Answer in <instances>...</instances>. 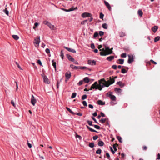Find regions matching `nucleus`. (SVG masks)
Instances as JSON below:
<instances>
[{"label":"nucleus","mask_w":160,"mask_h":160,"mask_svg":"<svg viewBox=\"0 0 160 160\" xmlns=\"http://www.w3.org/2000/svg\"><path fill=\"white\" fill-rule=\"evenodd\" d=\"M87 122H88V124L90 125V126H93V125L92 124V122L91 121H89V120H88L87 121Z\"/></svg>","instance_id":"4c0bfd02"},{"label":"nucleus","mask_w":160,"mask_h":160,"mask_svg":"<svg viewBox=\"0 0 160 160\" xmlns=\"http://www.w3.org/2000/svg\"><path fill=\"white\" fill-rule=\"evenodd\" d=\"M92 119H93L96 123H98V122H97L96 120L94 117H92Z\"/></svg>","instance_id":"13d9d810"},{"label":"nucleus","mask_w":160,"mask_h":160,"mask_svg":"<svg viewBox=\"0 0 160 160\" xmlns=\"http://www.w3.org/2000/svg\"><path fill=\"white\" fill-rule=\"evenodd\" d=\"M82 17L85 18L86 17H91L92 16L91 13L88 12H84L82 15Z\"/></svg>","instance_id":"39448f33"},{"label":"nucleus","mask_w":160,"mask_h":160,"mask_svg":"<svg viewBox=\"0 0 160 160\" xmlns=\"http://www.w3.org/2000/svg\"><path fill=\"white\" fill-rule=\"evenodd\" d=\"M98 137L97 135H95L93 137V139L94 140H96L98 139Z\"/></svg>","instance_id":"3c124183"},{"label":"nucleus","mask_w":160,"mask_h":160,"mask_svg":"<svg viewBox=\"0 0 160 160\" xmlns=\"http://www.w3.org/2000/svg\"><path fill=\"white\" fill-rule=\"evenodd\" d=\"M97 103L98 104L100 105H104L105 104V102H103L101 100H99L97 101Z\"/></svg>","instance_id":"aec40b11"},{"label":"nucleus","mask_w":160,"mask_h":160,"mask_svg":"<svg viewBox=\"0 0 160 160\" xmlns=\"http://www.w3.org/2000/svg\"><path fill=\"white\" fill-rule=\"evenodd\" d=\"M66 56L68 59L72 62H74V59L73 58L71 55L69 54H67L66 55Z\"/></svg>","instance_id":"f8f14e48"},{"label":"nucleus","mask_w":160,"mask_h":160,"mask_svg":"<svg viewBox=\"0 0 160 160\" xmlns=\"http://www.w3.org/2000/svg\"><path fill=\"white\" fill-rule=\"evenodd\" d=\"M110 79L107 81H105L104 79H101L99 81V90L101 91L103 88L105 87H108L114 82L115 80L112 79L111 77H110Z\"/></svg>","instance_id":"f257e3e1"},{"label":"nucleus","mask_w":160,"mask_h":160,"mask_svg":"<svg viewBox=\"0 0 160 160\" xmlns=\"http://www.w3.org/2000/svg\"><path fill=\"white\" fill-rule=\"evenodd\" d=\"M88 21V20H85L83 21L81 23V24H84L85 22H86Z\"/></svg>","instance_id":"bf43d9fd"},{"label":"nucleus","mask_w":160,"mask_h":160,"mask_svg":"<svg viewBox=\"0 0 160 160\" xmlns=\"http://www.w3.org/2000/svg\"><path fill=\"white\" fill-rule=\"evenodd\" d=\"M121 72L122 73H125L127 72V71H126L125 69H122V70Z\"/></svg>","instance_id":"603ef678"},{"label":"nucleus","mask_w":160,"mask_h":160,"mask_svg":"<svg viewBox=\"0 0 160 160\" xmlns=\"http://www.w3.org/2000/svg\"><path fill=\"white\" fill-rule=\"evenodd\" d=\"M91 47L92 49H93L95 48V46L93 43L91 44Z\"/></svg>","instance_id":"4d7b16f0"},{"label":"nucleus","mask_w":160,"mask_h":160,"mask_svg":"<svg viewBox=\"0 0 160 160\" xmlns=\"http://www.w3.org/2000/svg\"><path fill=\"white\" fill-rule=\"evenodd\" d=\"M117 139H118V140L119 141L121 142H122V138H121V137H120V136H118L117 137Z\"/></svg>","instance_id":"de8ad7c7"},{"label":"nucleus","mask_w":160,"mask_h":160,"mask_svg":"<svg viewBox=\"0 0 160 160\" xmlns=\"http://www.w3.org/2000/svg\"><path fill=\"white\" fill-rule=\"evenodd\" d=\"M83 81L86 83H88L89 81V79L88 77H85L84 78Z\"/></svg>","instance_id":"cd10ccee"},{"label":"nucleus","mask_w":160,"mask_h":160,"mask_svg":"<svg viewBox=\"0 0 160 160\" xmlns=\"http://www.w3.org/2000/svg\"><path fill=\"white\" fill-rule=\"evenodd\" d=\"M98 32H95L94 33V35H93L94 38H96V37H97L98 36Z\"/></svg>","instance_id":"a18cd8bd"},{"label":"nucleus","mask_w":160,"mask_h":160,"mask_svg":"<svg viewBox=\"0 0 160 160\" xmlns=\"http://www.w3.org/2000/svg\"><path fill=\"white\" fill-rule=\"evenodd\" d=\"M88 64L91 65H95L96 64V61L94 60L92 61L89 60L88 61Z\"/></svg>","instance_id":"9d476101"},{"label":"nucleus","mask_w":160,"mask_h":160,"mask_svg":"<svg viewBox=\"0 0 160 160\" xmlns=\"http://www.w3.org/2000/svg\"><path fill=\"white\" fill-rule=\"evenodd\" d=\"M106 155L107 157L108 158L109 160H112L110 158V156L109 153L108 152H107L106 153Z\"/></svg>","instance_id":"e433bc0d"},{"label":"nucleus","mask_w":160,"mask_h":160,"mask_svg":"<svg viewBox=\"0 0 160 160\" xmlns=\"http://www.w3.org/2000/svg\"><path fill=\"white\" fill-rule=\"evenodd\" d=\"M75 114H76L77 115L79 116H82V113H78V112L77 113H75Z\"/></svg>","instance_id":"052dcab7"},{"label":"nucleus","mask_w":160,"mask_h":160,"mask_svg":"<svg viewBox=\"0 0 160 160\" xmlns=\"http://www.w3.org/2000/svg\"><path fill=\"white\" fill-rule=\"evenodd\" d=\"M114 58V57L113 56H110L109 57H108L106 59L109 61H111L112 59H113Z\"/></svg>","instance_id":"5701e85b"},{"label":"nucleus","mask_w":160,"mask_h":160,"mask_svg":"<svg viewBox=\"0 0 160 160\" xmlns=\"http://www.w3.org/2000/svg\"><path fill=\"white\" fill-rule=\"evenodd\" d=\"M36 102V100L35 98L33 95H32L31 98V103L33 106H34Z\"/></svg>","instance_id":"6e6552de"},{"label":"nucleus","mask_w":160,"mask_h":160,"mask_svg":"<svg viewBox=\"0 0 160 160\" xmlns=\"http://www.w3.org/2000/svg\"><path fill=\"white\" fill-rule=\"evenodd\" d=\"M124 61L123 59H119L117 61V62L118 64H122L123 63Z\"/></svg>","instance_id":"4468645a"},{"label":"nucleus","mask_w":160,"mask_h":160,"mask_svg":"<svg viewBox=\"0 0 160 160\" xmlns=\"http://www.w3.org/2000/svg\"><path fill=\"white\" fill-rule=\"evenodd\" d=\"M88 68L86 67H81V66H79V69H84Z\"/></svg>","instance_id":"58836bf2"},{"label":"nucleus","mask_w":160,"mask_h":160,"mask_svg":"<svg viewBox=\"0 0 160 160\" xmlns=\"http://www.w3.org/2000/svg\"><path fill=\"white\" fill-rule=\"evenodd\" d=\"M100 114L101 115V116H102V117H105V115L102 112H100Z\"/></svg>","instance_id":"338daca9"},{"label":"nucleus","mask_w":160,"mask_h":160,"mask_svg":"<svg viewBox=\"0 0 160 160\" xmlns=\"http://www.w3.org/2000/svg\"><path fill=\"white\" fill-rule=\"evenodd\" d=\"M12 37L15 40H18L19 38V37L17 35H13L12 36Z\"/></svg>","instance_id":"bb28decb"},{"label":"nucleus","mask_w":160,"mask_h":160,"mask_svg":"<svg viewBox=\"0 0 160 160\" xmlns=\"http://www.w3.org/2000/svg\"><path fill=\"white\" fill-rule=\"evenodd\" d=\"M64 56V55L62 53V50L61 51V56L62 57V59H63Z\"/></svg>","instance_id":"864d4df0"},{"label":"nucleus","mask_w":160,"mask_h":160,"mask_svg":"<svg viewBox=\"0 0 160 160\" xmlns=\"http://www.w3.org/2000/svg\"><path fill=\"white\" fill-rule=\"evenodd\" d=\"M93 126H94V128H96V129H99L100 128V127L99 126L96 125H93Z\"/></svg>","instance_id":"79ce46f5"},{"label":"nucleus","mask_w":160,"mask_h":160,"mask_svg":"<svg viewBox=\"0 0 160 160\" xmlns=\"http://www.w3.org/2000/svg\"><path fill=\"white\" fill-rule=\"evenodd\" d=\"M121 56L122 58H126V54L125 53H123L121 54Z\"/></svg>","instance_id":"a19ab883"},{"label":"nucleus","mask_w":160,"mask_h":160,"mask_svg":"<svg viewBox=\"0 0 160 160\" xmlns=\"http://www.w3.org/2000/svg\"><path fill=\"white\" fill-rule=\"evenodd\" d=\"M138 14L140 16L142 17V16L143 12L141 10H139L138 11Z\"/></svg>","instance_id":"c85d7f7f"},{"label":"nucleus","mask_w":160,"mask_h":160,"mask_svg":"<svg viewBox=\"0 0 160 160\" xmlns=\"http://www.w3.org/2000/svg\"><path fill=\"white\" fill-rule=\"evenodd\" d=\"M76 95L77 93L76 92L73 93L71 96L72 98H75L76 96Z\"/></svg>","instance_id":"f704fd0d"},{"label":"nucleus","mask_w":160,"mask_h":160,"mask_svg":"<svg viewBox=\"0 0 160 160\" xmlns=\"http://www.w3.org/2000/svg\"><path fill=\"white\" fill-rule=\"evenodd\" d=\"M117 84L118 85H119L120 87L121 88L123 87L124 86V84L123 83H122L121 81L118 82L117 83Z\"/></svg>","instance_id":"a211bd4d"},{"label":"nucleus","mask_w":160,"mask_h":160,"mask_svg":"<svg viewBox=\"0 0 160 160\" xmlns=\"http://www.w3.org/2000/svg\"><path fill=\"white\" fill-rule=\"evenodd\" d=\"M45 52L47 53H49L50 52V50L48 48L46 49L45 50Z\"/></svg>","instance_id":"5fc2aeb1"},{"label":"nucleus","mask_w":160,"mask_h":160,"mask_svg":"<svg viewBox=\"0 0 160 160\" xmlns=\"http://www.w3.org/2000/svg\"><path fill=\"white\" fill-rule=\"evenodd\" d=\"M101 150L99 148L96 151V153L97 154H100L101 152Z\"/></svg>","instance_id":"72a5a7b5"},{"label":"nucleus","mask_w":160,"mask_h":160,"mask_svg":"<svg viewBox=\"0 0 160 160\" xmlns=\"http://www.w3.org/2000/svg\"><path fill=\"white\" fill-rule=\"evenodd\" d=\"M76 138H78L80 139H81V138H82L79 135H78L77 134H76Z\"/></svg>","instance_id":"e2e57ef3"},{"label":"nucleus","mask_w":160,"mask_h":160,"mask_svg":"<svg viewBox=\"0 0 160 160\" xmlns=\"http://www.w3.org/2000/svg\"><path fill=\"white\" fill-rule=\"evenodd\" d=\"M106 120H107L106 118H104V119L102 118L99 120V122H100L102 123H103L105 122L106 121Z\"/></svg>","instance_id":"473e14b6"},{"label":"nucleus","mask_w":160,"mask_h":160,"mask_svg":"<svg viewBox=\"0 0 160 160\" xmlns=\"http://www.w3.org/2000/svg\"><path fill=\"white\" fill-rule=\"evenodd\" d=\"M87 128L91 131L94 132H98L96 131L95 130H94L90 127L89 126H88V125H86Z\"/></svg>","instance_id":"412c9836"},{"label":"nucleus","mask_w":160,"mask_h":160,"mask_svg":"<svg viewBox=\"0 0 160 160\" xmlns=\"http://www.w3.org/2000/svg\"><path fill=\"white\" fill-rule=\"evenodd\" d=\"M158 29V27L157 26H154L152 28V30L154 32H155Z\"/></svg>","instance_id":"393cba45"},{"label":"nucleus","mask_w":160,"mask_h":160,"mask_svg":"<svg viewBox=\"0 0 160 160\" xmlns=\"http://www.w3.org/2000/svg\"><path fill=\"white\" fill-rule=\"evenodd\" d=\"M43 80L44 82L47 84H49V81L46 76H45L43 77Z\"/></svg>","instance_id":"ddd939ff"},{"label":"nucleus","mask_w":160,"mask_h":160,"mask_svg":"<svg viewBox=\"0 0 160 160\" xmlns=\"http://www.w3.org/2000/svg\"><path fill=\"white\" fill-rule=\"evenodd\" d=\"M104 2L105 5L108 8L109 10H110L111 9V8L110 6V5L109 4V3L106 1H104Z\"/></svg>","instance_id":"2eb2a0df"},{"label":"nucleus","mask_w":160,"mask_h":160,"mask_svg":"<svg viewBox=\"0 0 160 160\" xmlns=\"http://www.w3.org/2000/svg\"><path fill=\"white\" fill-rule=\"evenodd\" d=\"M104 143L102 141H100L98 143V145L99 146H103Z\"/></svg>","instance_id":"b1692460"},{"label":"nucleus","mask_w":160,"mask_h":160,"mask_svg":"<svg viewBox=\"0 0 160 160\" xmlns=\"http://www.w3.org/2000/svg\"><path fill=\"white\" fill-rule=\"evenodd\" d=\"M3 12L5 13L7 15H8L9 14V12L7 10H6V9L3 10Z\"/></svg>","instance_id":"37998d69"},{"label":"nucleus","mask_w":160,"mask_h":160,"mask_svg":"<svg viewBox=\"0 0 160 160\" xmlns=\"http://www.w3.org/2000/svg\"><path fill=\"white\" fill-rule=\"evenodd\" d=\"M157 159H160V154L159 153L158 154V158H157Z\"/></svg>","instance_id":"774afa93"},{"label":"nucleus","mask_w":160,"mask_h":160,"mask_svg":"<svg viewBox=\"0 0 160 160\" xmlns=\"http://www.w3.org/2000/svg\"><path fill=\"white\" fill-rule=\"evenodd\" d=\"M43 23L47 25L52 30H53L54 29L55 27L54 25H52L50 22L47 21H44L43 22Z\"/></svg>","instance_id":"20e7f679"},{"label":"nucleus","mask_w":160,"mask_h":160,"mask_svg":"<svg viewBox=\"0 0 160 160\" xmlns=\"http://www.w3.org/2000/svg\"><path fill=\"white\" fill-rule=\"evenodd\" d=\"M102 27L105 29H107L108 28L107 24L106 23L103 24L102 25Z\"/></svg>","instance_id":"2f4dec72"},{"label":"nucleus","mask_w":160,"mask_h":160,"mask_svg":"<svg viewBox=\"0 0 160 160\" xmlns=\"http://www.w3.org/2000/svg\"><path fill=\"white\" fill-rule=\"evenodd\" d=\"M112 68L114 69H116L117 68V66L116 65H114L112 66Z\"/></svg>","instance_id":"6e6d98bb"},{"label":"nucleus","mask_w":160,"mask_h":160,"mask_svg":"<svg viewBox=\"0 0 160 160\" xmlns=\"http://www.w3.org/2000/svg\"><path fill=\"white\" fill-rule=\"evenodd\" d=\"M70 67L72 68L73 69L76 70L79 69V66H76L72 64L70 65Z\"/></svg>","instance_id":"6ab92c4d"},{"label":"nucleus","mask_w":160,"mask_h":160,"mask_svg":"<svg viewBox=\"0 0 160 160\" xmlns=\"http://www.w3.org/2000/svg\"><path fill=\"white\" fill-rule=\"evenodd\" d=\"M108 96L110 98L112 101H115L116 100V97L113 95H112L110 93L109 94H107Z\"/></svg>","instance_id":"1a4fd4ad"},{"label":"nucleus","mask_w":160,"mask_h":160,"mask_svg":"<svg viewBox=\"0 0 160 160\" xmlns=\"http://www.w3.org/2000/svg\"><path fill=\"white\" fill-rule=\"evenodd\" d=\"M66 108V109H67V110L69 112H70L71 113H72V114H73V115H75V113H74V112H73V111H72L71 110V109L69 108L68 107H67Z\"/></svg>","instance_id":"a878e982"},{"label":"nucleus","mask_w":160,"mask_h":160,"mask_svg":"<svg viewBox=\"0 0 160 160\" xmlns=\"http://www.w3.org/2000/svg\"><path fill=\"white\" fill-rule=\"evenodd\" d=\"M88 146L89 147H90L91 148H92L94 147V144L93 142H90L88 145Z\"/></svg>","instance_id":"7c9ffc66"},{"label":"nucleus","mask_w":160,"mask_h":160,"mask_svg":"<svg viewBox=\"0 0 160 160\" xmlns=\"http://www.w3.org/2000/svg\"><path fill=\"white\" fill-rule=\"evenodd\" d=\"M11 103L14 107H15V104L13 100H12L11 101Z\"/></svg>","instance_id":"0e129e2a"},{"label":"nucleus","mask_w":160,"mask_h":160,"mask_svg":"<svg viewBox=\"0 0 160 160\" xmlns=\"http://www.w3.org/2000/svg\"><path fill=\"white\" fill-rule=\"evenodd\" d=\"M104 14L102 13H100V18L102 19L103 18Z\"/></svg>","instance_id":"c03bdc74"},{"label":"nucleus","mask_w":160,"mask_h":160,"mask_svg":"<svg viewBox=\"0 0 160 160\" xmlns=\"http://www.w3.org/2000/svg\"><path fill=\"white\" fill-rule=\"evenodd\" d=\"M103 46L105 48L100 50L101 51L100 52L101 56H105L112 53V48L110 49L109 48L107 47L106 45H103Z\"/></svg>","instance_id":"f03ea898"},{"label":"nucleus","mask_w":160,"mask_h":160,"mask_svg":"<svg viewBox=\"0 0 160 160\" xmlns=\"http://www.w3.org/2000/svg\"><path fill=\"white\" fill-rule=\"evenodd\" d=\"M88 107L90 108L91 109H93V105L92 104H89L88 105Z\"/></svg>","instance_id":"69168bd1"},{"label":"nucleus","mask_w":160,"mask_h":160,"mask_svg":"<svg viewBox=\"0 0 160 160\" xmlns=\"http://www.w3.org/2000/svg\"><path fill=\"white\" fill-rule=\"evenodd\" d=\"M38 63L41 66H42V63L41 61L40 60H38Z\"/></svg>","instance_id":"680f3d73"},{"label":"nucleus","mask_w":160,"mask_h":160,"mask_svg":"<svg viewBox=\"0 0 160 160\" xmlns=\"http://www.w3.org/2000/svg\"><path fill=\"white\" fill-rule=\"evenodd\" d=\"M98 86V85L97 82H95L92 85L91 87H92V88H93V89H99Z\"/></svg>","instance_id":"423d86ee"},{"label":"nucleus","mask_w":160,"mask_h":160,"mask_svg":"<svg viewBox=\"0 0 160 160\" xmlns=\"http://www.w3.org/2000/svg\"><path fill=\"white\" fill-rule=\"evenodd\" d=\"M82 103L83 104V105L85 106H87V102L86 101H84L82 102Z\"/></svg>","instance_id":"8fccbe9b"},{"label":"nucleus","mask_w":160,"mask_h":160,"mask_svg":"<svg viewBox=\"0 0 160 160\" xmlns=\"http://www.w3.org/2000/svg\"><path fill=\"white\" fill-rule=\"evenodd\" d=\"M62 9L65 12H70V11H72V10H69V9H66L65 8H62Z\"/></svg>","instance_id":"09e8293b"},{"label":"nucleus","mask_w":160,"mask_h":160,"mask_svg":"<svg viewBox=\"0 0 160 160\" xmlns=\"http://www.w3.org/2000/svg\"><path fill=\"white\" fill-rule=\"evenodd\" d=\"M114 91L116 93H121L122 90L120 88H116L114 89Z\"/></svg>","instance_id":"dca6fc26"},{"label":"nucleus","mask_w":160,"mask_h":160,"mask_svg":"<svg viewBox=\"0 0 160 160\" xmlns=\"http://www.w3.org/2000/svg\"><path fill=\"white\" fill-rule=\"evenodd\" d=\"M83 81L81 80L77 83V85L78 86H80L83 84Z\"/></svg>","instance_id":"c9c22d12"},{"label":"nucleus","mask_w":160,"mask_h":160,"mask_svg":"<svg viewBox=\"0 0 160 160\" xmlns=\"http://www.w3.org/2000/svg\"><path fill=\"white\" fill-rule=\"evenodd\" d=\"M64 48L70 52H72V53L76 52V51L74 49L69 48L66 47H64Z\"/></svg>","instance_id":"9b49d317"},{"label":"nucleus","mask_w":160,"mask_h":160,"mask_svg":"<svg viewBox=\"0 0 160 160\" xmlns=\"http://www.w3.org/2000/svg\"><path fill=\"white\" fill-rule=\"evenodd\" d=\"M128 63L130 64L133 61V56L132 55H128Z\"/></svg>","instance_id":"0eeeda50"},{"label":"nucleus","mask_w":160,"mask_h":160,"mask_svg":"<svg viewBox=\"0 0 160 160\" xmlns=\"http://www.w3.org/2000/svg\"><path fill=\"white\" fill-rule=\"evenodd\" d=\"M52 65L55 68V70H56V63L54 62V60H52Z\"/></svg>","instance_id":"4be33fe9"},{"label":"nucleus","mask_w":160,"mask_h":160,"mask_svg":"<svg viewBox=\"0 0 160 160\" xmlns=\"http://www.w3.org/2000/svg\"><path fill=\"white\" fill-rule=\"evenodd\" d=\"M65 76L66 77V78L68 79H69L71 77V73L70 72H69V73L67 72L65 74Z\"/></svg>","instance_id":"f3484780"},{"label":"nucleus","mask_w":160,"mask_h":160,"mask_svg":"<svg viewBox=\"0 0 160 160\" xmlns=\"http://www.w3.org/2000/svg\"><path fill=\"white\" fill-rule=\"evenodd\" d=\"M160 39V37L159 36H157L154 39V42H157Z\"/></svg>","instance_id":"c756f323"},{"label":"nucleus","mask_w":160,"mask_h":160,"mask_svg":"<svg viewBox=\"0 0 160 160\" xmlns=\"http://www.w3.org/2000/svg\"><path fill=\"white\" fill-rule=\"evenodd\" d=\"M40 42V39L39 37H37L34 39L33 43L36 47H38L39 46Z\"/></svg>","instance_id":"7ed1b4c3"},{"label":"nucleus","mask_w":160,"mask_h":160,"mask_svg":"<svg viewBox=\"0 0 160 160\" xmlns=\"http://www.w3.org/2000/svg\"><path fill=\"white\" fill-rule=\"evenodd\" d=\"M98 34L100 36H103L104 35V32L103 31H100L99 32Z\"/></svg>","instance_id":"49530a36"},{"label":"nucleus","mask_w":160,"mask_h":160,"mask_svg":"<svg viewBox=\"0 0 160 160\" xmlns=\"http://www.w3.org/2000/svg\"><path fill=\"white\" fill-rule=\"evenodd\" d=\"M87 97V96L86 95H82V99L83 100L85 99Z\"/></svg>","instance_id":"ea45409f"}]
</instances>
